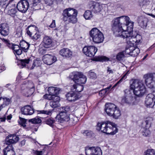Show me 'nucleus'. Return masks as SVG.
<instances>
[{
	"mask_svg": "<svg viewBox=\"0 0 155 155\" xmlns=\"http://www.w3.org/2000/svg\"><path fill=\"white\" fill-rule=\"evenodd\" d=\"M4 155H15V153L12 145H9L4 150Z\"/></svg>",
	"mask_w": 155,
	"mask_h": 155,
	"instance_id": "nucleus-30",
	"label": "nucleus"
},
{
	"mask_svg": "<svg viewBox=\"0 0 155 155\" xmlns=\"http://www.w3.org/2000/svg\"><path fill=\"white\" fill-rule=\"evenodd\" d=\"M89 34L93 41L95 43H101L104 41V38L103 34L96 28H93L90 31Z\"/></svg>",
	"mask_w": 155,
	"mask_h": 155,
	"instance_id": "nucleus-6",
	"label": "nucleus"
},
{
	"mask_svg": "<svg viewBox=\"0 0 155 155\" xmlns=\"http://www.w3.org/2000/svg\"><path fill=\"white\" fill-rule=\"evenodd\" d=\"M84 87L83 85L79 84H78V92L81 91L84 89Z\"/></svg>",
	"mask_w": 155,
	"mask_h": 155,
	"instance_id": "nucleus-58",
	"label": "nucleus"
},
{
	"mask_svg": "<svg viewBox=\"0 0 155 155\" xmlns=\"http://www.w3.org/2000/svg\"><path fill=\"white\" fill-rule=\"evenodd\" d=\"M26 140H25L21 141L19 143V146L20 147H22L24 146L25 144Z\"/></svg>",
	"mask_w": 155,
	"mask_h": 155,
	"instance_id": "nucleus-61",
	"label": "nucleus"
},
{
	"mask_svg": "<svg viewBox=\"0 0 155 155\" xmlns=\"http://www.w3.org/2000/svg\"><path fill=\"white\" fill-rule=\"evenodd\" d=\"M107 91L105 89H103L101 91H100L99 92V94L101 96H102L103 95H104Z\"/></svg>",
	"mask_w": 155,
	"mask_h": 155,
	"instance_id": "nucleus-56",
	"label": "nucleus"
},
{
	"mask_svg": "<svg viewBox=\"0 0 155 155\" xmlns=\"http://www.w3.org/2000/svg\"><path fill=\"white\" fill-rule=\"evenodd\" d=\"M84 17L86 19H90L93 17L92 12L89 10L86 11L84 15Z\"/></svg>",
	"mask_w": 155,
	"mask_h": 155,
	"instance_id": "nucleus-42",
	"label": "nucleus"
},
{
	"mask_svg": "<svg viewBox=\"0 0 155 155\" xmlns=\"http://www.w3.org/2000/svg\"><path fill=\"white\" fill-rule=\"evenodd\" d=\"M20 120L21 122V124H22V126L23 127H25V124L26 122L25 120L23 118H21L20 119Z\"/></svg>",
	"mask_w": 155,
	"mask_h": 155,
	"instance_id": "nucleus-62",
	"label": "nucleus"
},
{
	"mask_svg": "<svg viewBox=\"0 0 155 155\" xmlns=\"http://www.w3.org/2000/svg\"><path fill=\"white\" fill-rule=\"evenodd\" d=\"M16 35L18 37H20L22 35V31L21 29H20L19 31L17 32Z\"/></svg>",
	"mask_w": 155,
	"mask_h": 155,
	"instance_id": "nucleus-64",
	"label": "nucleus"
},
{
	"mask_svg": "<svg viewBox=\"0 0 155 155\" xmlns=\"http://www.w3.org/2000/svg\"><path fill=\"white\" fill-rule=\"evenodd\" d=\"M41 1V0H32V3L30 5L31 8L35 10L42 9L41 6L42 5Z\"/></svg>",
	"mask_w": 155,
	"mask_h": 155,
	"instance_id": "nucleus-28",
	"label": "nucleus"
},
{
	"mask_svg": "<svg viewBox=\"0 0 155 155\" xmlns=\"http://www.w3.org/2000/svg\"><path fill=\"white\" fill-rule=\"evenodd\" d=\"M0 32L2 35L5 36L9 34V27L6 24L0 25Z\"/></svg>",
	"mask_w": 155,
	"mask_h": 155,
	"instance_id": "nucleus-25",
	"label": "nucleus"
},
{
	"mask_svg": "<svg viewBox=\"0 0 155 155\" xmlns=\"http://www.w3.org/2000/svg\"><path fill=\"white\" fill-rule=\"evenodd\" d=\"M95 60L96 61H106L110 60L109 58L103 56H99L95 58Z\"/></svg>",
	"mask_w": 155,
	"mask_h": 155,
	"instance_id": "nucleus-40",
	"label": "nucleus"
},
{
	"mask_svg": "<svg viewBox=\"0 0 155 155\" xmlns=\"http://www.w3.org/2000/svg\"><path fill=\"white\" fill-rule=\"evenodd\" d=\"M33 153L34 154V155H43L44 152L42 150H35L34 151Z\"/></svg>",
	"mask_w": 155,
	"mask_h": 155,
	"instance_id": "nucleus-54",
	"label": "nucleus"
},
{
	"mask_svg": "<svg viewBox=\"0 0 155 155\" xmlns=\"http://www.w3.org/2000/svg\"><path fill=\"white\" fill-rule=\"evenodd\" d=\"M51 112L52 111L49 110H42L40 111V113L42 114H45L47 115H51Z\"/></svg>",
	"mask_w": 155,
	"mask_h": 155,
	"instance_id": "nucleus-53",
	"label": "nucleus"
},
{
	"mask_svg": "<svg viewBox=\"0 0 155 155\" xmlns=\"http://www.w3.org/2000/svg\"><path fill=\"white\" fill-rule=\"evenodd\" d=\"M60 98L58 96H55L53 97L52 100L50 101L49 104L50 106L53 108L57 107L59 106Z\"/></svg>",
	"mask_w": 155,
	"mask_h": 155,
	"instance_id": "nucleus-29",
	"label": "nucleus"
},
{
	"mask_svg": "<svg viewBox=\"0 0 155 155\" xmlns=\"http://www.w3.org/2000/svg\"><path fill=\"white\" fill-rule=\"evenodd\" d=\"M82 133L85 136L90 137L92 136L93 134V132L91 130H84Z\"/></svg>",
	"mask_w": 155,
	"mask_h": 155,
	"instance_id": "nucleus-52",
	"label": "nucleus"
},
{
	"mask_svg": "<svg viewBox=\"0 0 155 155\" xmlns=\"http://www.w3.org/2000/svg\"><path fill=\"white\" fill-rule=\"evenodd\" d=\"M145 122L146 123V127H150V125L151 124V122L149 120H147L145 121Z\"/></svg>",
	"mask_w": 155,
	"mask_h": 155,
	"instance_id": "nucleus-63",
	"label": "nucleus"
},
{
	"mask_svg": "<svg viewBox=\"0 0 155 155\" xmlns=\"http://www.w3.org/2000/svg\"><path fill=\"white\" fill-rule=\"evenodd\" d=\"M44 63L47 65H51L57 60L56 57L49 54H46L44 55L42 58Z\"/></svg>",
	"mask_w": 155,
	"mask_h": 155,
	"instance_id": "nucleus-16",
	"label": "nucleus"
},
{
	"mask_svg": "<svg viewBox=\"0 0 155 155\" xmlns=\"http://www.w3.org/2000/svg\"><path fill=\"white\" fill-rule=\"evenodd\" d=\"M88 77L91 79H95L97 78V76L96 74L94 72L90 71H89L88 74Z\"/></svg>",
	"mask_w": 155,
	"mask_h": 155,
	"instance_id": "nucleus-48",
	"label": "nucleus"
},
{
	"mask_svg": "<svg viewBox=\"0 0 155 155\" xmlns=\"http://www.w3.org/2000/svg\"><path fill=\"white\" fill-rule=\"evenodd\" d=\"M86 77L82 73L78 72V82L79 83L84 84L86 82Z\"/></svg>",
	"mask_w": 155,
	"mask_h": 155,
	"instance_id": "nucleus-34",
	"label": "nucleus"
},
{
	"mask_svg": "<svg viewBox=\"0 0 155 155\" xmlns=\"http://www.w3.org/2000/svg\"><path fill=\"white\" fill-rule=\"evenodd\" d=\"M5 87L7 88H8L9 89H11L14 87V86L12 84H8L5 85Z\"/></svg>",
	"mask_w": 155,
	"mask_h": 155,
	"instance_id": "nucleus-60",
	"label": "nucleus"
},
{
	"mask_svg": "<svg viewBox=\"0 0 155 155\" xmlns=\"http://www.w3.org/2000/svg\"><path fill=\"white\" fill-rule=\"evenodd\" d=\"M69 79L73 81L77 85L78 82V72L74 71L71 73L69 76Z\"/></svg>",
	"mask_w": 155,
	"mask_h": 155,
	"instance_id": "nucleus-33",
	"label": "nucleus"
},
{
	"mask_svg": "<svg viewBox=\"0 0 155 155\" xmlns=\"http://www.w3.org/2000/svg\"><path fill=\"white\" fill-rule=\"evenodd\" d=\"M29 122L33 124H39L41 122V120L38 117H36L35 118L29 119Z\"/></svg>",
	"mask_w": 155,
	"mask_h": 155,
	"instance_id": "nucleus-44",
	"label": "nucleus"
},
{
	"mask_svg": "<svg viewBox=\"0 0 155 155\" xmlns=\"http://www.w3.org/2000/svg\"><path fill=\"white\" fill-rule=\"evenodd\" d=\"M59 53L61 56L65 58H70L72 54V52L68 48H63L61 49Z\"/></svg>",
	"mask_w": 155,
	"mask_h": 155,
	"instance_id": "nucleus-23",
	"label": "nucleus"
},
{
	"mask_svg": "<svg viewBox=\"0 0 155 155\" xmlns=\"http://www.w3.org/2000/svg\"><path fill=\"white\" fill-rule=\"evenodd\" d=\"M130 88L134 94L139 97L143 96L146 91L144 85L137 80L134 81L131 84Z\"/></svg>",
	"mask_w": 155,
	"mask_h": 155,
	"instance_id": "nucleus-4",
	"label": "nucleus"
},
{
	"mask_svg": "<svg viewBox=\"0 0 155 155\" xmlns=\"http://www.w3.org/2000/svg\"><path fill=\"white\" fill-rule=\"evenodd\" d=\"M109 125H110V121H106L104 122H98L96 126L97 130L99 131L101 130L102 132V130H104V127H106L108 126Z\"/></svg>",
	"mask_w": 155,
	"mask_h": 155,
	"instance_id": "nucleus-26",
	"label": "nucleus"
},
{
	"mask_svg": "<svg viewBox=\"0 0 155 155\" xmlns=\"http://www.w3.org/2000/svg\"><path fill=\"white\" fill-rule=\"evenodd\" d=\"M71 108L68 106L61 107V111L55 117L56 120L59 123L68 121L70 120L69 114L72 111Z\"/></svg>",
	"mask_w": 155,
	"mask_h": 155,
	"instance_id": "nucleus-3",
	"label": "nucleus"
},
{
	"mask_svg": "<svg viewBox=\"0 0 155 155\" xmlns=\"http://www.w3.org/2000/svg\"><path fill=\"white\" fill-rule=\"evenodd\" d=\"M19 45L22 51H23L25 52L28 51L30 44L25 41L23 40L20 41Z\"/></svg>",
	"mask_w": 155,
	"mask_h": 155,
	"instance_id": "nucleus-31",
	"label": "nucleus"
},
{
	"mask_svg": "<svg viewBox=\"0 0 155 155\" xmlns=\"http://www.w3.org/2000/svg\"><path fill=\"white\" fill-rule=\"evenodd\" d=\"M91 8L93 12L95 13H97L101 11L102 6L98 3H93Z\"/></svg>",
	"mask_w": 155,
	"mask_h": 155,
	"instance_id": "nucleus-32",
	"label": "nucleus"
},
{
	"mask_svg": "<svg viewBox=\"0 0 155 155\" xmlns=\"http://www.w3.org/2000/svg\"><path fill=\"white\" fill-rule=\"evenodd\" d=\"M43 98L45 99L48 100L53 99V97L49 94H45L43 96Z\"/></svg>",
	"mask_w": 155,
	"mask_h": 155,
	"instance_id": "nucleus-55",
	"label": "nucleus"
},
{
	"mask_svg": "<svg viewBox=\"0 0 155 155\" xmlns=\"http://www.w3.org/2000/svg\"><path fill=\"white\" fill-rule=\"evenodd\" d=\"M19 140V137L15 134L9 135L6 138L5 143L9 145L17 143Z\"/></svg>",
	"mask_w": 155,
	"mask_h": 155,
	"instance_id": "nucleus-18",
	"label": "nucleus"
},
{
	"mask_svg": "<svg viewBox=\"0 0 155 155\" xmlns=\"http://www.w3.org/2000/svg\"><path fill=\"white\" fill-rule=\"evenodd\" d=\"M94 150V147H87L85 148V154L86 155H93Z\"/></svg>",
	"mask_w": 155,
	"mask_h": 155,
	"instance_id": "nucleus-37",
	"label": "nucleus"
},
{
	"mask_svg": "<svg viewBox=\"0 0 155 155\" xmlns=\"http://www.w3.org/2000/svg\"><path fill=\"white\" fill-rule=\"evenodd\" d=\"M29 4L26 0H22L19 1L17 4V7L18 10L20 12H25L29 7Z\"/></svg>",
	"mask_w": 155,
	"mask_h": 155,
	"instance_id": "nucleus-15",
	"label": "nucleus"
},
{
	"mask_svg": "<svg viewBox=\"0 0 155 155\" xmlns=\"http://www.w3.org/2000/svg\"><path fill=\"white\" fill-rule=\"evenodd\" d=\"M130 25L127 27V29L125 32H124V35L122 38L125 39L128 45L130 46H134L136 45L135 41L134 39L135 35H132L134 26V22L130 23Z\"/></svg>",
	"mask_w": 155,
	"mask_h": 155,
	"instance_id": "nucleus-5",
	"label": "nucleus"
},
{
	"mask_svg": "<svg viewBox=\"0 0 155 155\" xmlns=\"http://www.w3.org/2000/svg\"><path fill=\"white\" fill-rule=\"evenodd\" d=\"M11 102V99L7 98H0V110L8 106Z\"/></svg>",
	"mask_w": 155,
	"mask_h": 155,
	"instance_id": "nucleus-27",
	"label": "nucleus"
},
{
	"mask_svg": "<svg viewBox=\"0 0 155 155\" xmlns=\"http://www.w3.org/2000/svg\"><path fill=\"white\" fill-rule=\"evenodd\" d=\"M52 40L50 37L45 36L43 38L42 44L45 48H48L52 45Z\"/></svg>",
	"mask_w": 155,
	"mask_h": 155,
	"instance_id": "nucleus-22",
	"label": "nucleus"
},
{
	"mask_svg": "<svg viewBox=\"0 0 155 155\" xmlns=\"http://www.w3.org/2000/svg\"><path fill=\"white\" fill-rule=\"evenodd\" d=\"M112 114H111V115L110 116H113L115 119H118L121 115L120 110L117 107L115 109Z\"/></svg>",
	"mask_w": 155,
	"mask_h": 155,
	"instance_id": "nucleus-35",
	"label": "nucleus"
},
{
	"mask_svg": "<svg viewBox=\"0 0 155 155\" xmlns=\"http://www.w3.org/2000/svg\"><path fill=\"white\" fill-rule=\"evenodd\" d=\"M144 77L146 85L150 88H155V74H148Z\"/></svg>",
	"mask_w": 155,
	"mask_h": 155,
	"instance_id": "nucleus-10",
	"label": "nucleus"
},
{
	"mask_svg": "<svg viewBox=\"0 0 155 155\" xmlns=\"http://www.w3.org/2000/svg\"><path fill=\"white\" fill-rule=\"evenodd\" d=\"M132 47H133V46L127 45L126 47L125 51H124V53H125L127 54L131 55L132 51L130 49Z\"/></svg>",
	"mask_w": 155,
	"mask_h": 155,
	"instance_id": "nucleus-51",
	"label": "nucleus"
},
{
	"mask_svg": "<svg viewBox=\"0 0 155 155\" xmlns=\"http://www.w3.org/2000/svg\"><path fill=\"white\" fill-rule=\"evenodd\" d=\"M62 14L64 21H68L73 24L77 22L78 11L76 9L71 8H66L63 11Z\"/></svg>",
	"mask_w": 155,
	"mask_h": 155,
	"instance_id": "nucleus-2",
	"label": "nucleus"
},
{
	"mask_svg": "<svg viewBox=\"0 0 155 155\" xmlns=\"http://www.w3.org/2000/svg\"><path fill=\"white\" fill-rule=\"evenodd\" d=\"M27 33L34 40H38L41 36L38 28L35 26H28L27 30Z\"/></svg>",
	"mask_w": 155,
	"mask_h": 155,
	"instance_id": "nucleus-8",
	"label": "nucleus"
},
{
	"mask_svg": "<svg viewBox=\"0 0 155 155\" xmlns=\"http://www.w3.org/2000/svg\"><path fill=\"white\" fill-rule=\"evenodd\" d=\"M110 125L104 127V130H102V132L107 134L114 135L117 132V125L114 123L110 122Z\"/></svg>",
	"mask_w": 155,
	"mask_h": 155,
	"instance_id": "nucleus-12",
	"label": "nucleus"
},
{
	"mask_svg": "<svg viewBox=\"0 0 155 155\" xmlns=\"http://www.w3.org/2000/svg\"><path fill=\"white\" fill-rule=\"evenodd\" d=\"M56 26L55 21V20H53L52 23L49 26V27L51 28H55Z\"/></svg>",
	"mask_w": 155,
	"mask_h": 155,
	"instance_id": "nucleus-59",
	"label": "nucleus"
},
{
	"mask_svg": "<svg viewBox=\"0 0 155 155\" xmlns=\"http://www.w3.org/2000/svg\"><path fill=\"white\" fill-rule=\"evenodd\" d=\"M144 155H155V152L153 149H148L144 153Z\"/></svg>",
	"mask_w": 155,
	"mask_h": 155,
	"instance_id": "nucleus-50",
	"label": "nucleus"
},
{
	"mask_svg": "<svg viewBox=\"0 0 155 155\" xmlns=\"http://www.w3.org/2000/svg\"><path fill=\"white\" fill-rule=\"evenodd\" d=\"M130 50L132 51L131 53V56H137L140 53V50L139 49L137 48H136L134 46L131 48Z\"/></svg>",
	"mask_w": 155,
	"mask_h": 155,
	"instance_id": "nucleus-38",
	"label": "nucleus"
},
{
	"mask_svg": "<svg viewBox=\"0 0 155 155\" xmlns=\"http://www.w3.org/2000/svg\"><path fill=\"white\" fill-rule=\"evenodd\" d=\"M22 114L26 115H31L34 111V109L30 105H26L21 108Z\"/></svg>",
	"mask_w": 155,
	"mask_h": 155,
	"instance_id": "nucleus-20",
	"label": "nucleus"
},
{
	"mask_svg": "<svg viewBox=\"0 0 155 155\" xmlns=\"http://www.w3.org/2000/svg\"><path fill=\"white\" fill-rule=\"evenodd\" d=\"M59 88L53 87H50L48 88V92L50 95L54 97L56 95L58 94L60 91Z\"/></svg>",
	"mask_w": 155,
	"mask_h": 155,
	"instance_id": "nucleus-24",
	"label": "nucleus"
},
{
	"mask_svg": "<svg viewBox=\"0 0 155 155\" xmlns=\"http://www.w3.org/2000/svg\"><path fill=\"white\" fill-rule=\"evenodd\" d=\"M145 102L147 107H152L155 102V96L152 94H148L146 97Z\"/></svg>",
	"mask_w": 155,
	"mask_h": 155,
	"instance_id": "nucleus-17",
	"label": "nucleus"
},
{
	"mask_svg": "<svg viewBox=\"0 0 155 155\" xmlns=\"http://www.w3.org/2000/svg\"><path fill=\"white\" fill-rule=\"evenodd\" d=\"M147 18L143 17L139 19V24L141 27H146L147 26Z\"/></svg>",
	"mask_w": 155,
	"mask_h": 155,
	"instance_id": "nucleus-36",
	"label": "nucleus"
},
{
	"mask_svg": "<svg viewBox=\"0 0 155 155\" xmlns=\"http://www.w3.org/2000/svg\"><path fill=\"white\" fill-rule=\"evenodd\" d=\"M8 0H0V6L2 7L5 9V10L6 11L7 9L6 8L7 6H9L10 4H8L7 2Z\"/></svg>",
	"mask_w": 155,
	"mask_h": 155,
	"instance_id": "nucleus-43",
	"label": "nucleus"
},
{
	"mask_svg": "<svg viewBox=\"0 0 155 155\" xmlns=\"http://www.w3.org/2000/svg\"><path fill=\"white\" fill-rule=\"evenodd\" d=\"M105 107V111L107 114L110 116L111 115L112 113L117 107L114 104L108 103L106 104Z\"/></svg>",
	"mask_w": 155,
	"mask_h": 155,
	"instance_id": "nucleus-19",
	"label": "nucleus"
},
{
	"mask_svg": "<svg viewBox=\"0 0 155 155\" xmlns=\"http://www.w3.org/2000/svg\"><path fill=\"white\" fill-rule=\"evenodd\" d=\"M17 11L15 8H12L8 10L7 13L12 17L15 18L17 15Z\"/></svg>",
	"mask_w": 155,
	"mask_h": 155,
	"instance_id": "nucleus-39",
	"label": "nucleus"
},
{
	"mask_svg": "<svg viewBox=\"0 0 155 155\" xmlns=\"http://www.w3.org/2000/svg\"><path fill=\"white\" fill-rule=\"evenodd\" d=\"M35 90L34 85L31 81L27 83L22 84L21 87V92L26 97L31 96Z\"/></svg>",
	"mask_w": 155,
	"mask_h": 155,
	"instance_id": "nucleus-7",
	"label": "nucleus"
},
{
	"mask_svg": "<svg viewBox=\"0 0 155 155\" xmlns=\"http://www.w3.org/2000/svg\"><path fill=\"white\" fill-rule=\"evenodd\" d=\"M135 38L134 39L135 41V44H139L141 40L142 39V37L139 35H135Z\"/></svg>",
	"mask_w": 155,
	"mask_h": 155,
	"instance_id": "nucleus-47",
	"label": "nucleus"
},
{
	"mask_svg": "<svg viewBox=\"0 0 155 155\" xmlns=\"http://www.w3.org/2000/svg\"><path fill=\"white\" fill-rule=\"evenodd\" d=\"M97 51V48L94 46H85L83 49L84 53L90 57H94Z\"/></svg>",
	"mask_w": 155,
	"mask_h": 155,
	"instance_id": "nucleus-14",
	"label": "nucleus"
},
{
	"mask_svg": "<svg viewBox=\"0 0 155 155\" xmlns=\"http://www.w3.org/2000/svg\"><path fill=\"white\" fill-rule=\"evenodd\" d=\"M124 57V52L123 51L117 54L116 56V59L118 61H121L123 60Z\"/></svg>",
	"mask_w": 155,
	"mask_h": 155,
	"instance_id": "nucleus-41",
	"label": "nucleus"
},
{
	"mask_svg": "<svg viewBox=\"0 0 155 155\" xmlns=\"http://www.w3.org/2000/svg\"><path fill=\"white\" fill-rule=\"evenodd\" d=\"M46 123L51 127H53L54 123V120L53 118H49L45 121Z\"/></svg>",
	"mask_w": 155,
	"mask_h": 155,
	"instance_id": "nucleus-46",
	"label": "nucleus"
},
{
	"mask_svg": "<svg viewBox=\"0 0 155 155\" xmlns=\"http://www.w3.org/2000/svg\"><path fill=\"white\" fill-rule=\"evenodd\" d=\"M124 92L125 94V96L122 97V103L126 104L129 105H134V99L131 94L130 91L126 89Z\"/></svg>",
	"mask_w": 155,
	"mask_h": 155,
	"instance_id": "nucleus-9",
	"label": "nucleus"
},
{
	"mask_svg": "<svg viewBox=\"0 0 155 155\" xmlns=\"http://www.w3.org/2000/svg\"><path fill=\"white\" fill-rule=\"evenodd\" d=\"M45 3L48 5H50L52 4V0H44Z\"/></svg>",
	"mask_w": 155,
	"mask_h": 155,
	"instance_id": "nucleus-57",
	"label": "nucleus"
},
{
	"mask_svg": "<svg viewBox=\"0 0 155 155\" xmlns=\"http://www.w3.org/2000/svg\"><path fill=\"white\" fill-rule=\"evenodd\" d=\"M77 84H74L71 88L72 91L68 93L66 95L67 99L69 101L74 102L78 99Z\"/></svg>",
	"mask_w": 155,
	"mask_h": 155,
	"instance_id": "nucleus-11",
	"label": "nucleus"
},
{
	"mask_svg": "<svg viewBox=\"0 0 155 155\" xmlns=\"http://www.w3.org/2000/svg\"><path fill=\"white\" fill-rule=\"evenodd\" d=\"M8 46L12 49L15 55H20L21 54L22 49L18 45L12 44H8Z\"/></svg>",
	"mask_w": 155,
	"mask_h": 155,
	"instance_id": "nucleus-21",
	"label": "nucleus"
},
{
	"mask_svg": "<svg viewBox=\"0 0 155 155\" xmlns=\"http://www.w3.org/2000/svg\"><path fill=\"white\" fill-rule=\"evenodd\" d=\"M112 30L114 35L117 37L122 38L124 35V32H125L126 30L123 28V25H124L127 29V27L130 25V23L134 22L131 21L129 17L123 16L115 19L112 21Z\"/></svg>",
	"mask_w": 155,
	"mask_h": 155,
	"instance_id": "nucleus-1",
	"label": "nucleus"
},
{
	"mask_svg": "<svg viewBox=\"0 0 155 155\" xmlns=\"http://www.w3.org/2000/svg\"><path fill=\"white\" fill-rule=\"evenodd\" d=\"M141 132L142 135L144 136H147L150 134L149 130L147 128H143L141 129Z\"/></svg>",
	"mask_w": 155,
	"mask_h": 155,
	"instance_id": "nucleus-45",
	"label": "nucleus"
},
{
	"mask_svg": "<svg viewBox=\"0 0 155 155\" xmlns=\"http://www.w3.org/2000/svg\"><path fill=\"white\" fill-rule=\"evenodd\" d=\"M94 152L93 155H102V151L100 148H95L94 147Z\"/></svg>",
	"mask_w": 155,
	"mask_h": 155,
	"instance_id": "nucleus-49",
	"label": "nucleus"
},
{
	"mask_svg": "<svg viewBox=\"0 0 155 155\" xmlns=\"http://www.w3.org/2000/svg\"><path fill=\"white\" fill-rule=\"evenodd\" d=\"M31 61L29 59H24L21 60V65L23 67H27L28 68L30 69H34V67H37L40 65L41 64V61L40 60H34L32 65L31 67L29 66L28 65L29 63H30Z\"/></svg>",
	"mask_w": 155,
	"mask_h": 155,
	"instance_id": "nucleus-13",
	"label": "nucleus"
}]
</instances>
